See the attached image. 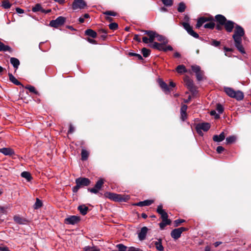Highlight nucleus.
Segmentation results:
<instances>
[{
	"mask_svg": "<svg viewBox=\"0 0 251 251\" xmlns=\"http://www.w3.org/2000/svg\"><path fill=\"white\" fill-rule=\"evenodd\" d=\"M245 31L243 27L238 25H235V30L232 38L234 39L235 46L241 53H245L244 49L242 45V37L244 35Z\"/></svg>",
	"mask_w": 251,
	"mask_h": 251,
	"instance_id": "obj_1",
	"label": "nucleus"
},
{
	"mask_svg": "<svg viewBox=\"0 0 251 251\" xmlns=\"http://www.w3.org/2000/svg\"><path fill=\"white\" fill-rule=\"evenodd\" d=\"M108 198L111 200L118 202H126L129 199L128 196H125L113 193H109Z\"/></svg>",
	"mask_w": 251,
	"mask_h": 251,
	"instance_id": "obj_2",
	"label": "nucleus"
},
{
	"mask_svg": "<svg viewBox=\"0 0 251 251\" xmlns=\"http://www.w3.org/2000/svg\"><path fill=\"white\" fill-rule=\"evenodd\" d=\"M66 19L62 16H59L55 20H51L50 23V25L51 27L57 28L58 26L63 25Z\"/></svg>",
	"mask_w": 251,
	"mask_h": 251,
	"instance_id": "obj_3",
	"label": "nucleus"
},
{
	"mask_svg": "<svg viewBox=\"0 0 251 251\" xmlns=\"http://www.w3.org/2000/svg\"><path fill=\"white\" fill-rule=\"evenodd\" d=\"M186 230L187 228L184 227L175 228L171 231V236L174 239L176 240L181 236L182 233Z\"/></svg>",
	"mask_w": 251,
	"mask_h": 251,
	"instance_id": "obj_4",
	"label": "nucleus"
},
{
	"mask_svg": "<svg viewBox=\"0 0 251 251\" xmlns=\"http://www.w3.org/2000/svg\"><path fill=\"white\" fill-rule=\"evenodd\" d=\"M210 127V125L208 123H202L199 124L196 126V130L197 132L201 135H202L203 133L201 130L207 131Z\"/></svg>",
	"mask_w": 251,
	"mask_h": 251,
	"instance_id": "obj_5",
	"label": "nucleus"
},
{
	"mask_svg": "<svg viewBox=\"0 0 251 251\" xmlns=\"http://www.w3.org/2000/svg\"><path fill=\"white\" fill-rule=\"evenodd\" d=\"M86 6L87 3L84 0H74L72 4V8L73 10L84 9Z\"/></svg>",
	"mask_w": 251,
	"mask_h": 251,
	"instance_id": "obj_6",
	"label": "nucleus"
},
{
	"mask_svg": "<svg viewBox=\"0 0 251 251\" xmlns=\"http://www.w3.org/2000/svg\"><path fill=\"white\" fill-rule=\"evenodd\" d=\"M182 25L189 35L195 38H198L199 37V34L193 30L192 27L189 23L184 22L182 23Z\"/></svg>",
	"mask_w": 251,
	"mask_h": 251,
	"instance_id": "obj_7",
	"label": "nucleus"
},
{
	"mask_svg": "<svg viewBox=\"0 0 251 251\" xmlns=\"http://www.w3.org/2000/svg\"><path fill=\"white\" fill-rule=\"evenodd\" d=\"M89 179L86 177H78L75 179L76 184H77L80 187L87 186L90 184Z\"/></svg>",
	"mask_w": 251,
	"mask_h": 251,
	"instance_id": "obj_8",
	"label": "nucleus"
},
{
	"mask_svg": "<svg viewBox=\"0 0 251 251\" xmlns=\"http://www.w3.org/2000/svg\"><path fill=\"white\" fill-rule=\"evenodd\" d=\"M213 18L212 17H202L200 18L196 24V27L199 28L203 24L206 22L211 21Z\"/></svg>",
	"mask_w": 251,
	"mask_h": 251,
	"instance_id": "obj_9",
	"label": "nucleus"
},
{
	"mask_svg": "<svg viewBox=\"0 0 251 251\" xmlns=\"http://www.w3.org/2000/svg\"><path fill=\"white\" fill-rule=\"evenodd\" d=\"M79 218L76 216H71L65 219L67 224L75 225L79 221Z\"/></svg>",
	"mask_w": 251,
	"mask_h": 251,
	"instance_id": "obj_10",
	"label": "nucleus"
},
{
	"mask_svg": "<svg viewBox=\"0 0 251 251\" xmlns=\"http://www.w3.org/2000/svg\"><path fill=\"white\" fill-rule=\"evenodd\" d=\"M157 213L161 215L162 220L168 219V216L167 212L162 208V205L161 204L157 206Z\"/></svg>",
	"mask_w": 251,
	"mask_h": 251,
	"instance_id": "obj_11",
	"label": "nucleus"
},
{
	"mask_svg": "<svg viewBox=\"0 0 251 251\" xmlns=\"http://www.w3.org/2000/svg\"><path fill=\"white\" fill-rule=\"evenodd\" d=\"M148 231V228L146 226H144L141 228L140 232L138 233V238L140 240L142 241L146 238Z\"/></svg>",
	"mask_w": 251,
	"mask_h": 251,
	"instance_id": "obj_12",
	"label": "nucleus"
},
{
	"mask_svg": "<svg viewBox=\"0 0 251 251\" xmlns=\"http://www.w3.org/2000/svg\"><path fill=\"white\" fill-rule=\"evenodd\" d=\"M225 28L228 32H231L235 25V24L231 21H226L224 24Z\"/></svg>",
	"mask_w": 251,
	"mask_h": 251,
	"instance_id": "obj_13",
	"label": "nucleus"
},
{
	"mask_svg": "<svg viewBox=\"0 0 251 251\" xmlns=\"http://www.w3.org/2000/svg\"><path fill=\"white\" fill-rule=\"evenodd\" d=\"M184 82L185 85L187 86V88L189 89L190 91L192 92H194L195 90V87L194 86L193 81L188 77H186L184 79Z\"/></svg>",
	"mask_w": 251,
	"mask_h": 251,
	"instance_id": "obj_14",
	"label": "nucleus"
},
{
	"mask_svg": "<svg viewBox=\"0 0 251 251\" xmlns=\"http://www.w3.org/2000/svg\"><path fill=\"white\" fill-rule=\"evenodd\" d=\"M0 152L5 155H11L14 154V151L12 149L7 148L0 149Z\"/></svg>",
	"mask_w": 251,
	"mask_h": 251,
	"instance_id": "obj_15",
	"label": "nucleus"
},
{
	"mask_svg": "<svg viewBox=\"0 0 251 251\" xmlns=\"http://www.w3.org/2000/svg\"><path fill=\"white\" fill-rule=\"evenodd\" d=\"M153 243L155 246V248L157 250L159 251H163L164 250V248L162 244V240L160 238L157 239V240L155 241H153Z\"/></svg>",
	"mask_w": 251,
	"mask_h": 251,
	"instance_id": "obj_16",
	"label": "nucleus"
},
{
	"mask_svg": "<svg viewBox=\"0 0 251 251\" xmlns=\"http://www.w3.org/2000/svg\"><path fill=\"white\" fill-rule=\"evenodd\" d=\"M164 44L158 43L157 42H153L149 46L152 48L158 50H159L163 51Z\"/></svg>",
	"mask_w": 251,
	"mask_h": 251,
	"instance_id": "obj_17",
	"label": "nucleus"
},
{
	"mask_svg": "<svg viewBox=\"0 0 251 251\" xmlns=\"http://www.w3.org/2000/svg\"><path fill=\"white\" fill-rule=\"evenodd\" d=\"M153 202L152 200H145L142 201L134 203L133 205L138 206H149Z\"/></svg>",
	"mask_w": 251,
	"mask_h": 251,
	"instance_id": "obj_18",
	"label": "nucleus"
},
{
	"mask_svg": "<svg viewBox=\"0 0 251 251\" xmlns=\"http://www.w3.org/2000/svg\"><path fill=\"white\" fill-rule=\"evenodd\" d=\"M225 138V136L224 132L220 133V135H215L213 137V140L216 142H220L223 141Z\"/></svg>",
	"mask_w": 251,
	"mask_h": 251,
	"instance_id": "obj_19",
	"label": "nucleus"
},
{
	"mask_svg": "<svg viewBox=\"0 0 251 251\" xmlns=\"http://www.w3.org/2000/svg\"><path fill=\"white\" fill-rule=\"evenodd\" d=\"M158 82L159 84V86L165 92H169L170 91L167 84L162 80H161V79H159Z\"/></svg>",
	"mask_w": 251,
	"mask_h": 251,
	"instance_id": "obj_20",
	"label": "nucleus"
},
{
	"mask_svg": "<svg viewBox=\"0 0 251 251\" xmlns=\"http://www.w3.org/2000/svg\"><path fill=\"white\" fill-rule=\"evenodd\" d=\"M216 21L221 25H224L227 21L226 17L222 15H217L215 16Z\"/></svg>",
	"mask_w": 251,
	"mask_h": 251,
	"instance_id": "obj_21",
	"label": "nucleus"
},
{
	"mask_svg": "<svg viewBox=\"0 0 251 251\" xmlns=\"http://www.w3.org/2000/svg\"><path fill=\"white\" fill-rule=\"evenodd\" d=\"M10 61L11 64L13 65V67L15 68L16 70H17L19 66L20 65L19 60L16 58L11 57L10 58Z\"/></svg>",
	"mask_w": 251,
	"mask_h": 251,
	"instance_id": "obj_22",
	"label": "nucleus"
},
{
	"mask_svg": "<svg viewBox=\"0 0 251 251\" xmlns=\"http://www.w3.org/2000/svg\"><path fill=\"white\" fill-rule=\"evenodd\" d=\"M232 98L236 99L238 100H242L244 98V94L240 91H235Z\"/></svg>",
	"mask_w": 251,
	"mask_h": 251,
	"instance_id": "obj_23",
	"label": "nucleus"
},
{
	"mask_svg": "<svg viewBox=\"0 0 251 251\" xmlns=\"http://www.w3.org/2000/svg\"><path fill=\"white\" fill-rule=\"evenodd\" d=\"M78 209L79 210L80 213L83 215H85L87 214L88 208L87 206H85L84 204L80 205L78 207Z\"/></svg>",
	"mask_w": 251,
	"mask_h": 251,
	"instance_id": "obj_24",
	"label": "nucleus"
},
{
	"mask_svg": "<svg viewBox=\"0 0 251 251\" xmlns=\"http://www.w3.org/2000/svg\"><path fill=\"white\" fill-rule=\"evenodd\" d=\"M162 221L159 223V226L161 229H163L164 227L167 226L171 224V221L168 219H163Z\"/></svg>",
	"mask_w": 251,
	"mask_h": 251,
	"instance_id": "obj_25",
	"label": "nucleus"
},
{
	"mask_svg": "<svg viewBox=\"0 0 251 251\" xmlns=\"http://www.w3.org/2000/svg\"><path fill=\"white\" fill-rule=\"evenodd\" d=\"M8 76L10 81L13 83L14 84L17 85H21V83L20 81H19L12 74L9 73Z\"/></svg>",
	"mask_w": 251,
	"mask_h": 251,
	"instance_id": "obj_26",
	"label": "nucleus"
},
{
	"mask_svg": "<svg viewBox=\"0 0 251 251\" xmlns=\"http://www.w3.org/2000/svg\"><path fill=\"white\" fill-rule=\"evenodd\" d=\"M85 34L93 38H95L97 37V33L93 30L91 29H88L85 31Z\"/></svg>",
	"mask_w": 251,
	"mask_h": 251,
	"instance_id": "obj_27",
	"label": "nucleus"
},
{
	"mask_svg": "<svg viewBox=\"0 0 251 251\" xmlns=\"http://www.w3.org/2000/svg\"><path fill=\"white\" fill-rule=\"evenodd\" d=\"M225 91L226 94L230 97L232 98L234 94H235V91L233 89L229 87L225 88Z\"/></svg>",
	"mask_w": 251,
	"mask_h": 251,
	"instance_id": "obj_28",
	"label": "nucleus"
},
{
	"mask_svg": "<svg viewBox=\"0 0 251 251\" xmlns=\"http://www.w3.org/2000/svg\"><path fill=\"white\" fill-rule=\"evenodd\" d=\"M21 176L25 178L27 181H29L31 180L32 177L30 174V173L28 172H23L21 173Z\"/></svg>",
	"mask_w": 251,
	"mask_h": 251,
	"instance_id": "obj_29",
	"label": "nucleus"
},
{
	"mask_svg": "<svg viewBox=\"0 0 251 251\" xmlns=\"http://www.w3.org/2000/svg\"><path fill=\"white\" fill-rule=\"evenodd\" d=\"M215 23L212 21V19L209 23H207L204 25V27L205 28H208L211 29L214 28V27H215Z\"/></svg>",
	"mask_w": 251,
	"mask_h": 251,
	"instance_id": "obj_30",
	"label": "nucleus"
},
{
	"mask_svg": "<svg viewBox=\"0 0 251 251\" xmlns=\"http://www.w3.org/2000/svg\"><path fill=\"white\" fill-rule=\"evenodd\" d=\"M43 9V8L42 7L41 4L39 3H37L34 7H32V11L33 12H37L38 11H41L42 12Z\"/></svg>",
	"mask_w": 251,
	"mask_h": 251,
	"instance_id": "obj_31",
	"label": "nucleus"
},
{
	"mask_svg": "<svg viewBox=\"0 0 251 251\" xmlns=\"http://www.w3.org/2000/svg\"><path fill=\"white\" fill-rule=\"evenodd\" d=\"M14 220L15 222L19 224H24L25 220L20 217L19 216H16L14 217Z\"/></svg>",
	"mask_w": 251,
	"mask_h": 251,
	"instance_id": "obj_32",
	"label": "nucleus"
},
{
	"mask_svg": "<svg viewBox=\"0 0 251 251\" xmlns=\"http://www.w3.org/2000/svg\"><path fill=\"white\" fill-rule=\"evenodd\" d=\"M81 159L82 160H86L87 159L88 157L89 153L85 149H82L81 151Z\"/></svg>",
	"mask_w": 251,
	"mask_h": 251,
	"instance_id": "obj_33",
	"label": "nucleus"
},
{
	"mask_svg": "<svg viewBox=\"0 0 251 251\" xmlns=\"http://www.w3.org/2000/svg\"><path fill=\"white\" fill-rule=\"evenodd\" d=\"M186 8V6L184 3L183 2H180L179 3L178 8H177V11L179 12H183L185 11Z\"/></svg>",
	"mask_w": 251,
	"mask_h": 251,
	"instance_id": "obj_34",
	"label": "nucleus"
},
{
	"mask_svg": "<svg viewBox=\"0 0 251 251\" xmlns=\"http://www.w3.org/2000/svg\"><path fill=\"white\" fill-rule=\"evenodd\" d=\"M236 140V137L234 136H230L226 138V143L227 144L234 143Z\"/></svg>",
	"mask_w": 251,
	"mask_h": 251,
	"instance_id": "obj_35",
	"label": "nucleus"
},
{
	"mask_svg": "<svg viewBox=\"0 0 251 251\" xmlns=\"http://www.w3.org/2000/svg\"><path fill=\"white\" fill-rule=\"evenodd\" d=\"M104 183L103 180L102 179H99L95 184V186L96 188L100 190L103 184Z\"/></svg>",
	"mask_w": 251,
	"mask_h": 251,
	"instance_id": "obj_36",
	"label": "nucleus"
},
{
	"mask_svg": "<svg viewBox=\"0 0 251 251\" xmlns=\"http://www.w3.org/2000/svg\"><path fill=\"white\" fill-rule=\"evenodd\" d=\"M142 53L144 57H147L150 54L151 51L150 50L144 48L142 50Z\"/></svg>",
	"mask_w": 251,
	"mask_h": 251,
	"instance_id": "obj_37",
	"label": "nucleus"
},
{
	"mask_svg": "<svg viewBox=\"0 0 251 251\" xmlns=\"http://www.w3.org/2000/svg\"><path fill=\"white\" fill-rule=\"evenodd\" d=\"M155 38L159 41H163L165 44L167 43L168 42L167 40L165 39V38L163 36H162L161 35H159V34H157V33L156 34Z\"/></svg>",
	"mask_w": 251,
	"mask_h": 251,
	"instance_id": "obj_38",
	"label": "nucleus"
},
{
	"mask_svg": "<svg viewBox=\"0 0 251 251\" xmlns=\"http://www.w3.org/2000/svg\"><path fill=\"white\" fill-rule=\"evenodd\" d=\"M156 32L152 31L151 33H150L148 36H149L150 43H153L154 38L156 37Z\"/></svg>",
	"mask_w": 251,
	"mask_h": 251,
	"instance_id": "obj_39",
	"label": "nucleus"
},
{
	"mask_svg": "<svg viewBox=\"0 0 251 251\" xmlns=\"http://www.w3.org/2000/svg\"><path fill=\"white\" fill-rule=\"evenodd\" d=\"M176 71L180 74L186 72V70L183 65H178L176 68Z\"/></svg>",
	"mask_w": 251,
	"mask_h": 251,
	"instance_id": "obj_40",
	"label": "nucleus"
},
{
	"mask_svg": "<svg viewBox=\"0 0 251 251\" xmlns=\"http://www.w3.org/2000/svg\"><path fill=\"white\" fill-rule=\"evenodd\" d=\"M25 88L29 91V92H32L36 95L38 94V92L36 90L34 87L28 85L25 87Z\"/></svg>",
	"mask_w": 251,
	"mask_h": 251,
	"instance_id": "obj_41",
	"label": "nucleus"
},
{
	"mask_svg": "<svg viewBox=\"0 0 251 251\" xmlns=\"http://www.w3.org/2000/svg\"><path fill=\"white\" fill-rule=\"evenodd\" d=\"M191 68H192V71L195 74H197V73H199L200 71H201L200 67L198 65H192L191 66Z\"/></svg>",
	"mask_w": 251,
	"mask_h": 251,
	"instance_id": "obj_42",
	"label": "nucleus"
},
{
	"mask_svg": "<svg viewBox=\"0 0 251 251\" xmlns=\"http://www.w3.org/2000/svg\"><path fill=\"white\" fill-rule=\"evenodd\" d=\"M163 3L166 6H171L173 5V0H161Z\"/></svg>",
	"mask_w": 251,
	"mask_h": 251,
	"instance_id": "obj_43",
	"label": "nucleus"
},
{
	"mask_svg": "<svg viewBox=\"0 0 251 251\" xmlns=\"http://www.w3.org/2000/svg\"><path fill=\"white\" fill-rule=\"evenodd\" d=\"M2 6L4 8L8 9L11 7V4L8 0H4L2 2Z\"/></svg>",
	"mask_w": 251,
	"mask_h": 251,
	"instance_id": "obj_44",
	"label": "nucleus"
},
{
	"mask_svg": "<svg viewBox=\"0 0 251 251\" xmlns=\"http://www.w3.org/2000/svg\"><path fill=\"white\" fill-rule=\"evenodd\" d=\"M109 27L110 29L115 30L118 27V25L116 23H112L109 25Z\"/></svg>",
	"mask_w": 251,
	"mask_h": 251,
	"instance_id": "obj_45",
	"label": "nucleus"
},
{
	"mask_svg": "<svg viewBox=\"0 0 251 251\" xmlns=\"http://www.w3.org/2000/svg\"><path fill=\"white\" fill-rule=\"evenodd\" d=\"M42 206V201L38 199H36V201L34 204V207L35 209H38Z\"/></svg>",
	"mask_w": 251,
	"mask_h": 251,
	"instance_id": "obj_46",
	"label": "nucleus"
},
{
	"mask_svg": "<svg viewBox=\"0 0 251 251\" xmlns=\"http://www.w3.org/2000/svg\"><path fill=\"white\" fill-rule=\"evenodd\" d=\"M116 247L118 248L119 251H126V247L123 244H118Z\"/></svg>",
	"mask_w": 251,
	"mask_h": 251,
	"instance_id": "obj_47",
	"label": "nucleus"
},
{
	"mask_svg": "<svg viewBox=\"0 0 251 251\" xmlns=\"http://www.w3.org/2000/svg\"><path fill=\"white\" fill-rule=\"evenodd\" d=\"M203 73L202 71H200L197 74H196L197 79L199 81H201L202 79Z\"/></svg>",
	"mask_w": 251,
	"mask_h": 251,
	"instance_id": "obj_48",
	"label": "nucleus"
},
{
	"mask_svg": "<svg viewBox=\"0 0 251 251\" xmlns=\"http://www.w3.org/2000/svg\"><path fill=\"white\" fill-rule=\"evenodd\" d=\"M216 110L218 111V114L219 115L220 114H221L223 113V112L224 111V108L221 104H218L217 105Z\"/></svg>",
	"mask_w": 251,
	"mask_h": 251,
	"instance_id": "obj_49",
	"label": "nucleus"
},
{
	"mask_svg": "<svg viewBox=\"0 0 251 251\" xmlns=\"http://www.w3.org/2000/svg\"><path fill=\"white\" fill-rule=\"evenodd\" d=\"M103 14L112 16H116L117 15V13L116 12L112 11H106L105 12H103Z\"/></svg>",
	"mask_w": 251,
	"mask_h": 251,
	"instance_id": "obj_50",
	"label": "nucleus"
},
{
	"mask_svg": "<svg viewBox=\"0 0 251 251\" xmlns=\"http://www.w3.org/2000/svg\"><path fill=\"white\" fill-rule=\"evenodd\" d=\"M100 190V189L96 188L95 187V186H94V188L88 189V191L92 193H94V194H97Z\"/></svg>",
	"mask_w": 251,
	"mask_h": 251,
	"instance_id": "obj_51",
	"label": "nucleus"
},
{
	"mask_svg": "<svg viewBox=\"0 0 251 251\" xmlns=\"http://www.w3.org/2000/svg\"><path fill=\"white\" fill-rule=\"evenodd\" d=\"M129 55L130 56H134L138 58V59H139V60L143 59L142 56L140 54H137V53H133V52H130V53H129Z\"/></svg>",
	"mask_w": 251,
	"mask_h": 251,
	"instance_id": "obj_52",
	"label": "nucleus"
},
{
	"mask_svg": "<svg viewBox=\"0 0 251 251\" xmlns=\"http://www.w3.org/2000/svg\"><path fill=\"white\" fill-rule=\"evenodd\" d=\"M2 51H9L11 52V51H12V49L9 46L5 45L4 44L2 48Z\"/></svg>",
	"mask_w": 251,
	"mask_h": 251,
	"instance_id": "obj_53",
	"label": "nucleus"
},
{
	"mask_svg": "<svg viewBox=\"0 0 251 251\" xmlns=\"http://www.w3.org/2000/svg\"><path fill=\"white\" fill-rule=\"evenodd\" d=\"M185 221L182 219H177L175 221L174 223L176 226H178L181 223L184 222Z\"/></svg>",
	"mask_w": 251,
	"mask_h": 251,
	"instance_id": "obj_54",
	"label": "nucleus"
},
{
	"mask_svg": "<svg viewBox=\"0 0 251 251\" xmlns=\"http://www.w3.org/2000/svg\"><path fill=\"white\" fill-rule=\"evenodd\" d=\"M212 46L214 47H218L220 45V42L213 40L210 44Z\"/></svg>",
	"mask_w": 251,
	"mask_h": 251,
	"instance_id": "obj_55",
	"label": "nucleus"
},
{
	"mask_svg": "<svg viewBox=\"0 0 251 251\" xmlns=\"http://www.w3.org/2000/svg\"><path fill=\"white\" fill-rule=\"evenodd\" d=\"M210 115L211 116H214L215 119H219L220 118L219 114H217L215 110H212L210 112Z\"/></svg>",
	"mask_w": 251,
	"mask_h": 251,
	"instance_id": "obj_56",
	"label": "nucleus"
},
{
	"mask_svg": "<svg viewBox=\"0 0 251 251\" xmlns=\"http://www.w3.org/2000/svg\"><path fill=\"white\" fill-rule=\"evenodd\" d=\"M187 109V106L186 105H182L181 109H180V112L181 113H184L186 112V110Z\"/></svg>",
	"mask_w": 251,
	"mask_h": 251,
	"instance_id": "obj_57",
	"label": "nucleus"
},
{
	"mask_svg": "<svg viewBox=\"0 0 251 251\" xmlns=\"http://www.w3.org/2000/svg\"><path fill=\"white\" fill-rule=\"evenodd\" d=\"M224 150V148L222 146H218L217 147L216 151L218 153H222Z\"/></svg>",
	"mask_w": 251,
	"mask_h": 251,
	"instance_id": "obj_58",
	"label": "nucleus"
},
{
	"mask_svg": "<svg viewBox=\"0 0 251 251\" xmlns=\"http://www.w3.org/2000/svg\"><path fill=\"white\" fill-rule=\"evenodd\" d=\"M164 50H163L164 51H166L167 50H173V48L171 46H165L164 45Z\"/></svg>",
	"mask_w": 251,
	"mask_h": 251,
	"instance_id": "obj_59",
	"label": "nucleus"
},
{
	"mask_svg": "<svg viewBox=\"0 0 251 251\" xmlns=\"http://www.w3.org/2000/svg\"><path fill=\"white\" fill-rule=\"evenodd\" d=\"M75 127L73 126L72 125H70V128H69V130L68 131V133H72L74 132L75 131Z\"/></svg>",
	"mask_w": 251,
	"mask_h": 251,
	"instance_id": "obj_60",
	"label": "nucleus"
},
{
	"mask_svg": "<svg viewBox=\"0 0 251 251\" xmlns=\"http://www.w3.org/2000/svg\"><path fill=\"white\" fill-rule=\"evenodd\" d=\"M16 11L18 14H23L24 13V10L19 7L16 8Z\"/></svg>",
	"mask_w": 251,
	"mask_h": 251,
	"instance_id": "obj_61",
	"label": "nucleus"
},
{
	"mask_svg": "<svg viewBox=\"0 0 251 251\" xmlns=\"http://www.w3.org/2000/svg\"><path fill=\"white\" fill-rule=\"evenodd\" d=\"M187 117L186 112L181 113V118L182 121H184Z\"/></svg>",
	"mask_w": 251,
	"mask_h": 251,
	"instance_id": "obj_62",
	"label": "nucleus"
},
{
	"mask_svg": "<svg viewBox=\"0 0 251 251\" xmlns=\"http://www.w3.org/2000/svg\"><path fill=\"white\" fill-rule=\"evenodd\" d=\"M80 187L78 186L77 184L73 188V191L74 193H76Z\"/></svg>",
	"mask_w": 251,
	"mask_h": 251,
	"instance_id": "obj_63",
	"label": "nucleus"
},
{
	"mask_svg": "<svg viewBox=\"0 0 251 251\" xmlns=\"http://www.w3.org/2000/svg\"><path fill=\"white\" fill-rule=\"evenodd\" d=\"M128 251H142L140 249L135 248L134 247H130L128 249Z\"/></svg>",
	"mask_w": 251,
	"mask_h": 251,
	"instance_id": "obj_64",
	"label": "nucleus"
}]
</instances>
